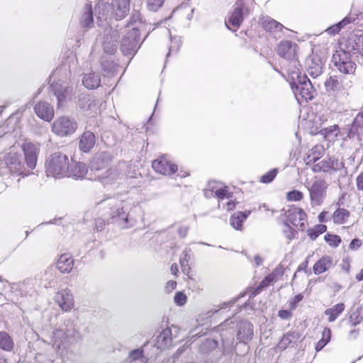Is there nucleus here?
<instances>
[{
    "label": "nucleus",
    "instance_id": "29",
    "mask_svg": "<svg viewBox=\"0 0 363 363\" xmlns=\"http://www.w3.org/2000/svg\"><path fill=\"white\" fill-rule=\"evenodd\" d=\"M235 322L233 321L230 318H228L225 320L220 325L214 327L213 330L216 332L220 333V337L223 342H225V340H227V335L224 333L225 331H227L230 335L233 337L234 335L233 328H234Z\"/></svg>",
    "mask_w": 363,
    "mask_h": 363
},
{
    "label": "nucleus",
    "instance_id": "47",
    "mask_svg": "<svg viewBox=\"0 0 363 363\" xmlns=\"http://www.w3.org/2000/svg\"><path fill=\"white\" fill-rule=\"evenodd\" d=\"M363 134V131L360 130V125L356 123V120L354 119L352 123L348 125V132L347 137L349 138H354L356 135Z\"/></svg>",
    "mask_w": 363,
    "mask_h": 363
},
{
    "label": "nucleus",
    "instance_id": "28",
    "mask_svg": "<svg viewBox=\"0 0 363 363\" xmlns=\"http://www.w3.org/2000/svg\"><path fill=\"white\" fill-rule=\"evenodd\" d=\"M74 267V259L69 254H62L57 262V268L61 273H69Z\"/></svg>",
    "mask_w": 363,
    "mask_h": 363
},
{
    "label": "nucleus",
    "instance_id": "59",
    "mask_svg": "<svg viewBox=\"0 0 363 363\" xmlns=\"http://www.w3.org/2000/svg\"><path fill=\"white\" fill-rule=\"evenodd\" d=\"M356 184L357 189L363 191V172L357 176L356 179Z\"/></svg>",
    "mask_w": 363,
    "mask_h": 363
},
{
    "label": "nucleus",
    "instance_id": "19",
    "mask_svg": "<svg viewBox=\"0 0 363 363\" xmlns=\"http://www.w3.org/2000/svg\"><path fill=\"white\" fill-rule=\"evenodd\" d=\"M287 218L291 223L298 228L299 230H303L305 228L304 220L306 218L305 212L298 208H291L287 211Z\"/></svg>",
    "mask_w": 363,
    "mask_h": 363
},
{
    "label": "nucleus",
    "instance_id": "15",
    "mask_svg": "<svg viewBox=\"0 0 363 363\" xmlns=\"http://www.w3.org/2000/svg\"><path fill=\"white\" fill-rule=\"evenodd\" d=\"M176 337V335H173L172 328H167L162 330L157 337L154 345V349L157 352L156 354L162 350L170 348L173 344V339Z\"/></svg>",
    "mask_w": 363,
    "mask_h": 363
},
{
    "label": "nucleus",
    "instance_id": "53",
    "mask_svg": "<svg viewBox=\"0 0 363 363\" xmlns=\"http://www.w3.org/2000/svg\"><path fill=\"white\" fill-rule=\"evenodd\" d=\"M277 169H273L270 170L269 172H267L264 175L262 176L260 179V182L262 183H270L277 176Z\"/></svg>",
    "mask_w": 363,
    "mask_h": 363
},
{
    "label": "nucleus",
    "instance_id": "52",
    "mask_svg": "<svg viewBox=\"0 0 363 363\" xmlns=\"http://www.w3.org/2000/svg\"><path fill=\"white\" fill-rule=\"evenodd\" d=\"M325 240L330 245L333 247H337L341 242V238L340 236L336 235L326 234L325 235Z\"/></svg>",
    "mask_w": 363,
    "mask_h": 363
},
{
    "label": "nucleus",
    "instance_id": "44",
    "mask_svg": "<svg viewBox=\"0 0 363 363\" xmlns=\"http://www.w3.org/2000/svg\"><path fill=\"white\" fill-rule=\"evenodd\" d=\"M330 170H332L329 159L326 160H322L318 163H316L313 167V171L314 172H329Z\"/></svg>",
    "mask_w": 363,
    "mask_h": 363
},
{
    "label": "nucleus",
    "instance_id": "61",
    "mask_svg": "<svg viewBox=\"0 0 363 363\" xmlns=\"http://www.w3.org/2000/svg\"><path fill=\"white\" fill-rule=\"evenodd\" d=\"M177 286V282L175 281L170 280L169 281L165 286V291L167 293L172 292L174 289H175Z\"/></svg>",
    "mask_w": 363,
    "mask_h": 363
},
{
    "label": "nucleus",
    "instance_id": "1",
    "mask_svg": "<svg viewBox=\"0 0 363 363\" xmlns=\"http://www.w3.org/2000/svg\"><path fill=\"white\" fill-rule=\"evenodd\" d=\"M97 208L102 211L101 216H105L111 223L123 228L133 227L138 219L136 213L140 211L139 207L116 197L103 199L97 204Z\"/></svg>",
    "mask_w": 363,
    "mask_h": 363
},
{
    "label": "nucleus",
    "instance_id": "35",
    "mask_svg": "<svg viewBox=\"0 0 363 363\" xmlns=\"http://www.w3.org/2000/svg\"><path fill=\"white\" fill-rule=\"evenodd\" d=\"M300 337L301 335L299 333L295 331L289 332L282 337L281 340H280L278 345V347L281 350H284L291 343L295 342L297 340H298Z\"/></svg>",
    "mask_w": 363,
    "mask_h": 363
},
{
    "label": "nucleus",
    "instance_id": "16",
    "mask_svg": "<svg viewBox=\"0 0 363 363\" xmlns=\"http://www.w3.org/2000/svg\"><path fill=\"white\" fill-rule=\"evenodd\" d=\"M22 150L25 156V162L29 172L35 168L39 148L37 145L30 142H26L22 145Z\"/></svg>",
    "mask_w": 363,
    "mask_h": 363
},
{
    "label": "nucleus",
    "instance_id": "26",
    "mask_svg": "<svg viewBox=\"0 0 363 363\" xmlns=\"http://www.w3.org/2000/svg\"><path fill=\"white\" fill-rule=\"evenodd\" d=\"M96 143V137L91 131H85L79 142V148L84 152H89Z\"/></svg>",
    "mask_w": 363,
    "mask_h": 363
},
{
    "label": "nucleus",
    "instance_id": "24",
    "mask_svg": "<svg viewBox=\"0 0 363 363\" xmlns=\"http://www.w3.org/2000/svg\"><path fill=\"white\" fill-rule=\"evenodd\" d=\"M117 38L118 34L116 32H113L110 36L109 35H107L104 37V40L102 41V48L104 52L108 56L113 57V54L117 50Z\"/></svg>",
    "mask_w": 363,
    "mask_h": 363
},
{
    "label": "nucleus",
    "instance_id": "46",
    "mask_svg": "<svg viewBox=\"0 0 363 363\" xmlns=\"http://www.w3.org/2000/svg\"><path fill=\"white\" fill-rule=\"evenodd\" d=\"M143 350L142 349H136L132 350L129 353V358L131 359L129 363H136L137 361L144 363L145 357L143 354Z\"/></svg>",
    "mask_w": 363,
    "mask_h": 363
},
{
    "label": "nucleus",
    "instance_id": "14",
    "mask_svg": "<svg viewBox=\"0 0 363 363\" xmlns=\"http://www.w3.org/2000/svg\"><path fill=\"white\" fill-rule=\"evenodd\" d=\"M297 48L298 45L296 43L289 40H283L278 45L277 54L281 57L296 64L297 60Z\"/></svg>",
    "mask_w": 363,
    "mask_h": 363
},
{
    "label": "nucleus",
    "instance_id": "32",
    "mask_svg": "<svg viewBox=\"0 0 363 363\" xmlns=\"http://www.w3.org/2000/svg\"><path fill=\"white\" fill-rule=\"evenodd\" d=\"M82 83L86 88L94 89L99 86L101 79L99 74L91 72L84 75Z\"/></svg>",
    "mask_w": 363,
    "mask_h": 363
},
{
    "label": "nucleus",
    "instance_id": "51",
    "mask_svg": "<svg viewBox=\"0 0 363 363\" xmlns=\"http://www.w3.org/2000/svg\"><path fill=\"white\" fill-rule=\"evenodd\" d=\"M284 227L283 233L285 237L289 240L294 239L297 234V231L294 228H291L287 223H284Z\"/></svg>",
    "mask_w": 363,
    "mask_h": 363
},
{
    "label": "nucleus",
    "instance_id": "60",
    "mask_svg": "<svg viewBox=\"0 0 363 363\" xmlns=\"http://www.w3.org/2000/svg\"><path fill=\"white\" fill-rule=\"evenodd\" d=\"M362 245V242L359 239H353L350 243L349 247L351 250H357Z\"/></svg>",
    "mask_w": 363,
    "mask_h": 363
},
{
    "label": "nucleus",
    "instance_id": "36",
    "mask_svg": "<svg viewBox=\"0 0 363 363\" xmlns=\"http://www.w3.org/2000/svg\"><path fill=\"white\" fill-rule=\"evenodd\" d=\"M345 309V304L340 303L335 304L332 308H328L325 311V314L328 315V321L334 322L337 318L343 312Z\"/></svg>",
    "mask_w": 363,
    "mask_h": 363
},
{
    "label": "nucleus",
    "instance_id": "5",
    "mask_svg": "<svg viewBox=\"0 0 363 363\" xmlns=\"http://www.w3.org/2000/svg\"><path fill=\"white\" fill-rule=\"evenodd\" d=\"M69 158L61 152H55L45 162L47 175L55 178L67 177L69 172Z\"/></svg>",
    "mask_w": 363,
    "mask_h": 363
},
{
    "label": "nucleus",
    "instance_id": "7",
    "mask_svg": "<svg viewBox=\"0 0 363 363\" xmlns=\"http://www.w3.org/2000/svg\"><path fill=\"white\" fill-rule=\"evenodd\" d=\"M334 67L346 75H354L357 65L351 59L350 54L345 50L337 51L333 56Z\"/></svg>",
    "mask_w": 363,
    "mask_h": 363
},
{
    "label": "nucleus",
    "instance_id": "21",
    "mask_svg": "<svg viewBox=\"0 0 363 363\" xmlns=\"http://www.w3.org/2000/svg\"><path fill=\"white\" fill-rule=\"evenodd\" d=\"M77 104L80 109L96 113L98 103L94 96L86 94H80L78 96Z\"/></svg>",
    "mask_w": 363,
    "mask_h": 363
},
{
    "label": "nucleus",
    "instance_id": "37",
    "mask_svg": "<svg viewBox=\"0 0 363 363\" xmlns=\"http://www.w3.org/2000/svg\"><path fill=\"white\" fill-rule=\"evenodd\" d=\"M350 212L345 208H337L333 215V219L335 223H345L350 216Z\"/></svg>",
    "mask_w": 363,
    "mask_h": 363
},
{
    "label": "nucleus",
    "instance_id": "33",
    "mask_svg": "<svg viewBox=\"0 0 363 363\" xmlns=\"http://www.w3.org/2000/svg\"><path fill=\"white\" fill-rule=\"evenodd\" d=\"M355 21V18H354V16H347L345 17L339 23L334 24L330 27H328L325 32L330 35H335V34H337L340 30L344 28L345 26H347L349 23H351L352 22Z\"/></svg>",
    "mask_w": 363,
    "mask_h": 363
},
{
    "label": "nucleus",
    "instance_id": "18",
    "mask_svg": "<svg viewBox=\"0 0 363 363\" xmlns=\"http://www.w3.org/2000/svg\"><path fill=\"white\" fill-rule=\"evenodd\" d=\"M55 300L64 311H69L74 306L73 296L68 289L59 291L55 294Z\"/></svg>",
    "mask_w": 363,
    "mask_h": 363
},
{
    "label": "nucleus",
    "instance_id": "17",
    "mask_svg": "<svg viewBox=\"0 0 363 363\" xmlns=\"http://www.w3.org/2000/svg\"><path fill=\"white\" fill-rule=\"evenodd\" d=\"M237 340L240 343L247 344L253 337V326L246 320H240L237 325Z\"/></svg>",
    "mask_w": 363,
    "mask_h": 363
},
{
    "label": "nucleus",
    "instance_id": "31",
    "mask_svg": "<svg viewBox=\"0 0 363 363\" xmlns=\"http://www.w3.org/2000/svg\"><path fill=\"white\" fill-rule=\"evenodd\" d=\"M80 25L86 29L91 28L94 25L92 8L90 4H86L80 20Z\"/></svg>",
    "mask_w": 363,
    "mask_h": 363
},
{
    "label": "nucleus",
    "instance_id": "27",
    "mask_svg": "<svg viewBox=\"0 0 363 363\" xmlns=\"http://www.w3.org/2000/svg\"><path fill=\"white\" fill-rule=\"evenodd\" d=\"M113 57L102 56L101 60V70L104 74L107 77L113 76L118 68V64L115 62Z\"/></svg>",
    "mask_w": 363,
    "mask_h": 363
},
{
    "label": "nucleus",
    "instance_id": "9",
    "mask_svg": "<svg viewBox=\"0 0 363 363\" xmlns=\"http://www.w3.org/2000/svg\"><path fill=\"white\" fill-rule=\"evenodd\" d=\"M52 91L57 100V108L65 105L68 99H70L74 94L72 85L63 81L59 80L51 85Z\"/></svg>",
    "mask_w": 363,
    "mask_h": 363
},
{
    "label": "nucleus",
    "instance_id": "30",
    "mask_svg": "<svg viewBox=\"0 0 363 363\" xmlns=\"http://www.w3.org/2000/svg\"><path fill=\"white\" fill-rule=\"evenodd\" d=\"M332 265L333 259L330 256H323L315 263L313 270L315 274H320L331 268Z\"/></svg>",
    "mask_w": 363,
    "mask_h": 363
},
{
    "label": "nucleus",
    "instance_id": "3",
    "mask_svg": "<svg viewBox=\"0 0 363 363\" xmlns=\"http://www.w3.org/2000/svg\"><path fill=\"white\" fill-rule=\"evenodd\" d=\"M287 81L297 99L298 96L306 101L313 99L315 90L306 74L302 75L299 72H293Z\"/></svg>",
    "mask_w": 363,
    "mask_h": 363
},
{
    "label": "nucleus",
    "instance_id": "20",
    "mask_svg": "<svg viewBox=\"0 0 363 363\" xmlns=\"http://www.w3.org/2000/svg\"><path fill=\"white\" fill-rule=\"evenodd\" d=\"M111 9L116 20L124 18L130 10V0H112Z\"/></svg>",
    "mask_w": 363,
    "mask_h": 363
},
{
    "label": "nucleus",
    "instance_id": "49",
    "mask_svg": "<svg viewBox=\"0 0 363 363\" xmlns=\"http://www.w3.org/2000/svg\"><path fill=\"white\" fill-rule=\"evenodd\" d=\"M218 310H210L205 313H200L196 319V322L199 325H203L208 323V319L210 318L214 313H217Z\"/></svg>",
    "mask_w": 363,
    "mask_h": 363
},
{
    "label": "nucleus",
    "instance_id": "34",
    "mask_svg": "<svg viewBox=\"0 0 363 363\" xmlns=\"http://www.w3.org/2000/svg\"><path fill=\"white\" fill-rule=\"evenodd\" d=\"M362 321H363V306H357V307H353L349 316V324L350 327L354 328Z\"/></svg>",
    "mask_w": 363,
    "mask_h": 363
},
{
    "label": "nucleus",
    "instance_id": "12",
    "mask_svg": "<svg viewBox=\"0 0 363 363\" xmlns=\"http://www.w3.org/2000/svg\"><path fill=\"white\" fill-rule=\"evenodd\" d=\"M328 184L323 179H317L314 181L309 189L310 198L312 205H320L326 196V190Z\"/></svg>",
    "mask_w": 363,
    "mask_h": 363
},
{
    "label": "nucleus",
    "instance_id": "63",
    "mask_svg": "<svg viewBox=\"0 0 363 363\" xmlns=\"http://www.w3.org/2000/svg\"><path fill=\"white\" fill-rule=\"evenodd\" d=\"M354 119L356 120V123L360 125V130L363 131V111L359 113Z\"/></svg>",
    "mask_w": 363,
    "mask_h": 363
},
{
    "label": "nucleus",
    "instance_id": "39",
    "mask_svg": "<svg viewBox=\"0 0 363 363\" xmlns=\"http://www.w3.org/2000/svg\"><path fill=\"white\" fill-rule=\"evenodd\" d=\"M325 86L328 91H339L342 90L340 86V79L336 76L330 77L325 82Z\"/></svg>",
    "mask_w": 363,
    "mask_h": 363
},
{
    "label": "nucleus",
    "instance_id": "64",
    "mask_svg": "<svg viewBox=\"0 0 363 363\" xmlns=\"http://www.w3.org/2000/svg\"><path fill=\"white\" fill-rule=\"evenodd\" d=\"M359 330L358 328L357 329H355V328L351 329L348 333V337L350 340H355L359 336Z\"/></svg>",
    "mask_w": 363,
    "mask_h": 363
},
{
    "label": "nucleus",
    "instance_id": "4",
    "mask_svg": "<svg viewBox=\"0 0 363 363\" xmlns=\"http://www.w3.org/2000/svg\"><path fill=\"white\" fill-rule=\"evenodd\" d=\"M80 337L76 324L70 320L65 321L63 327L53 330L52 335L53 345L57 349L66 347L68 344L77 341Z\"/></svg>",
    "mask_w": 363,
    "mask_h": 363
},
{
    "label": "nucleus",
    "instance_id": "2",
    "mask_svg": "<svg viewBox=\"0 0 363 363\" xmlns=\"http://www.w3.org/2000/svg\"><path fill=\"white\" fill-rule=\"evenodd\" d=\"M112 160V155L108 152H99L93 157L90 164V170L95 179L104 185L116 182L119 173L116 168L108 167Z\"/></svg>",
    "mask_w": 363,
    "mask_h": 363
},
{
    "label": "nucleus",
    "instance_id": "48",
    "mask_svg": "<svg viewBox=\"0 0 363 363\" xmlns=\"http://www.w3.org/2000/svg\"><path fill=\"white\" fill-rule=\"evenodd\" d=\"M354 75H347L340 77V86L342 90L347 91L352 86Z\"/></svg>",
    "mask_w": 363,
    "mask_h": 363
},
{
    "label": "nucleus",
    "instance_id": "8",
    "mask_svg": "<svg viewBox=\"0 0 363 363\" xmlns=\"http://www.w3.org/2000/svg\"><path fill=\"white\" fill-rule=\"evenodd\" d=\"M140 47V31L137 28L129 30L123 37L121 50L125 55H134Z\"/></svg>",
    "mask_w": 363,
    "mask_h": 363
},
{
    "label": "nucleus",
    "instance_id": "11",
    "mask_svg": "<svg viewBox=\"0 0 363 363\" xmlns=\"http://www.w3.org/2000/svg\"><path fill=\"white\" fill-rule=\"evenodd\" d=\"M152 167L158 174L164 176H172L178 170L177 164L173 163L167 155H162L153 160Z\"/></svg>",
    "mask_w": 363,
    "mask_h": 363
},
{
    "label": "nucleus",
    "instance_id": "22",
    "mask_svg": "<svg viewBox=\"0 0 363 363\" xmlns=\"http://www.w3.org/2000/svg\"><path fill=\"white\" fill-rule=\"evenodd\" d=\"M324 62L323 59L317 55H312L307 61V70L308 74L315 78L323 72Z\"/></svg>",
    "mask_w": 363,
    "mask_h": 363
},
{
    "label": "nucleus",
    "instance_id": "6",
    "mask_svg": "<svg viewBox=\"0 0 363 363\" xmlns=\"http://www.w3.org/2000/svg\"><path fill=\"white\" fill-rule=\"evenodd\" d=\"M245 1L238 0L234 5L233 10L229 13L228 21H225L227 28L233 31H236L244 18L249 15L250 9Z\"/></svg>",
    "mask_w": 363,
    "mask_h": 363
},
{
    "label": "nucleus",
    "instance_id": "41",
    "mask_svg": "<svg viewBox=\"0 0 363 363\" xmlns=\"http://www.w3.org/2000/svg\"><path fill=\"white\" fill-rule=\"evenodd\" d=\"M272 282H273V277L267 276L254 289V290L251 292L250 297L253 298L259 294L264 289L267 288Z\"/></svg>",
    "mask_w": 363,
    "mask_h": 363
},
{
    "label": "nucleus",
    "instance_id": "54",
    "mask_svg": "<svg viewBox=\"0 0 363 363\" xmlns=\"http://www.w3.org/2000/svg\"><path fill=\"white\" fill-rule=\"evenodd\" d=\"M102 218H99L96 220L95 227L99 231H101L104 229L105 225L111 223V220H108L107 218L105 216H101Z\"/></svg>",
    "mask_w": 363,
    "mask_h": 363
},
{
    "label": "nucleus",
    "instance_id": "40",
    "mask_svg": "<svg viewBox=\"0 0 363 363\" xmlns=\"http://www.w3.org/2000/svg\"><path fill=\"white\" fill-rule=\"evenodd\" d=\"M0 347L6 351H10L13 347V342L6 332H0Z\"/></svg>",
    "mask_w": 363,
    "mask_h": 363
},
{
    "label": "nucleus",
    "instance_id": "58",
    "mask_svg": "<svg viewBox=\"0 0 363 363\" xmlns=\"http://www.w3.org/2000/svg\"><path fill=\"white\" fill-rule=\"evenodd\" d=\"M303 298V296L301 294H298L294 297L293 301L290 303L291 309L296 308V305Z\"/></svg>",
    "mask_w": 363,
    "mask_h": 363
},
{
    "label": "nucleus",
    "instance_id": "10",
    "mask_svg": "<svg viewBox=\"0 0 363 363\" xmlns=\"http://www.w3.org/2000/svg\"><path fill=\"white\" fill-rule=\"evenodd\" d=\"M77 128V122L67 116H62L57 118L52 124V131L61 137L73 134Z\"/></svg>",
    "mask_w": 363,
    "mask_h": 363
},
{
    "label": "nucleus",
    "instance_id": "38",
    "mask_svg": "<svg viewBox=\"0 0 363 363\" xmlns=\"http://www.w3.org/2000/svg\"><path fill=\"white\" fill-rule=\"evenodd\" d=\"M35 280L33 279H28L24 280L21 286V291L24 292L26 294H29L30 296H34L36 295L37 291L34 289Z\"/></svg>",
    "mask_w": 363,
    "mask_h": 363
},
{
    "label": "nucleus",
    "instance_id": "42",
    "mask_svg": "<svg viewBox=\"0 0 363 363\" xmlns=\"http://www.w3.org/2000/svg\"><path fill=\"white\" fill-rule=\"evenodd\" d=\"M327 230V226L323 224H318L313 228L308 230V235L312 240H315L320 234Z\"/></svg>",
    "mask_w": 363,
    "mask_h": 363
},
{
    "label": "nucleus",
    "instance_id": "56",
    "mask_svg": "<svg viewBox=\"0 0 363 363\" xmlns=\"http://www.w3.org/2000/svg\"><path fill=\"white\" fill-rule=\"evenodd\" d=\"M208 187H209L211 193L213 191H214L216 196L218 197V199H223L226 196V194L228 192L226 187L220 188V189L214 190V186H211V183H209Z\"/></svg>",
    "mask_w": 363,
    "mask_h": 363
},
{
    "label": "nucleus",
    "instance_id": "62",
    "mask_svg": "<svg viewBox=\"0 0 363 363\" xmlns=\"http://www.w3.org/2000/svg\"><path fill=\"white\" fill-rule=\"evenodd\" d=\"M278 315L281 319H289L291 317V313L287 310H280L278 313Z\"/></svg>",
    "mask_w": 363,
    "mask_h": 363
},
{
    "label": "nucleus",
    "instance_id": "25",
    "mask_svg": "<svg viewBox=\"0 0 363 363\" xmlns=\"http://www.w3.org/2000/svg\"><path fill=\"white\" fill-rule=\"evenodd\" d=\"M88 172L86 165L81 162H72L69 164V172L67 177H72L74 179H82Z\"/></svg>",
    "mask_w": 363,
    "mask_h": 363
},
{
    "label": "nucleus",
    "instance_id": "45",
    "mask_svg": "<svg viewBox=\"0 0 363 363\" xmlns=\"http://www.w3.org/2000/svg\"><path fill=\"white\" fill-rule=\"evenodd\" d=\"M263 27L266 30L272 31L281 30L284 26L274 19H269L263 22Z\"/></svg>",
    "mask_w": 363,
    "mask_h": 363
},
{
    "label": "nucleus",
    "instance_id": "50",
    "mask_svg": "<svg viewBox=\"0 0 363 363\" xmlns=\"http://www.w3.org/2000/svg\"><path fill=\"white\" fill-rule=\"evenodd\" d=\"M164 0H147V7L150 11H157L163 5Z\"/></svg>",
    "mask_w": 363,
    "mask_h": 363
},
{
    "label": "nucleus",
    "instance_id": "57",
    "mask_svg": "<svg viewBox=\"0 0 363 363\" xmlns=\"http://www.w3.org/2000/svg\"><path fill=\"white\" fill-rule=\"evenodd\" d=\"M330 164L332 168V170H337L341 168L342 164L339 162L338 160L334 157L329 158Z\"/></svg>",
    "mask_w": 363,
    "mask_h": 363
},
{
    "label": "nucleus",
    "instance_id": "43",
    "mask_svg": "<svg viewBox=\"0 0 363 363\" xmlns=\"http://www.w3.org/2000/svg\"><path fill=\"white\" fill-rule=\"evenodd\" d=\"M241 211L233 213L230 219V225L235 230H241L242 223L244 222L243 218H242Z\"/></svg>",
    "mask_w": 363,
    "mask_h": 363
},
{
    "label": "nucleus",
    "instance_id": "13",
    "mask_svg": "<svg viewBox=\"0 0 363 363\" xmlns=\"http://www.w3.org/2000/svg\"><path fill=\"white\" fill-rule=\"evenodd\" d=\"M4 163L9 169L11 173L28 175L29 170H26L24 163L21 160V155L16 152H9L4 158Z\"/></svg>",
    "mask_w": 363,
    "mask_h": 363
},
{
    "label": "nucleus",
    "instance_id": "23",
    "mask_svg": "<svg viewBox=\"0 0 363 363\" xmlns=\"http://www.w3.org/2000/svg\"><path fill=\"white\" fill-rule=\"evenodd\" d=\"M34 111L39 118L45 121L50 122L53 118L54 108L46 101L38 103L34 107Z\"/></svg>",
    "mask_w": 363,
    "mask_h": 363
},
{
    "label": "nucleus",
    "instance_id": "55",
    "mask_svg": "<svg viewBox=\"0 0 363 363\" xmlns=\"http://www.w3.org/2000/svg\"><path fill=\"white\" fill-rule=\"evenodd\" d=\"M303 193L296 190H294L287 194V199L289 201H301L303 199Z\"/></svg>",
    "mask_w": 363,
    "mask_h": 363
}]
</instances>
